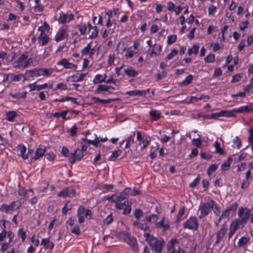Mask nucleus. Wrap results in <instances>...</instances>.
<instances>
[{"label":"nucleus","mask_w":253,"mask_h":253,"mask_svg":"<svg viewBox=\"0 0 253 253\" xmlns=\"http://www.w3.org/2000/svg\"><path fill=\"white\" fill-rule=\"evenodd\" d=\"M89 33H90V35H89V38L92 39L96 38L97 36L98 33V30L97 27L94 26Z\"/></svg>","instance_id":"42"},{"label":"nucleus","mask_w":253,"mask_h":253,"mask_svg":"<svg viewBox=\"0 0 253 253\" xmlns=\"http://www.w3.org/2000/svg\"><path fill=\"white\" fill-rule=\"evenodd\" d=\"M67 37L68 34L66 30L65 29H60L55 36V40L56 42H59L67 38Z\"/></svg>","instance_id":"12"},{"label":"nucleus","mask_w":253,"mask_h":253,"mask_svg":"<svg viewBox=\"0 0 253 253\" xmlns=\"http://www.w3.org/2000/svg\"><path fill=\"white\" fill-rule=\"evenodd\" d=\"M67 193L68 194V197H74L76 195V191L73 188L70 187L66 188Z\"/></svg>","instance_id":"54"},{"label":"nucleus","mask_w":253,"mask_h":253,"mask_svg":"<svg viewBox=\"0 0 253 253\" xmlns=\"http://www.w3.org/2000/svg\"><path fill=\"white\" fill-rule=\"evenodd\" d=\"M178 53V50L175 49L173 48L170 52V53H169L167 56V59L170 60L174 56L177 55Z\"/></svg>","instance_id":"62"},{"label":"nucleus","mask_w":253,"mask_h":253,"mask_svg":"<svg viewBox=\"0 0 253 253\" xmlns=\"http://www.w3.org/2000/svg\"><path fill=\"white\" fill-rule=\"evenodd\" d=\"M40 70L41 76H45L46 77L49 76L53 71V70L52 68H40Z\"/></svg>","instance_id":"34"},{"label":"nucleus","mask_w":253,"mask_h":253,"mask_svg":"<svg viewBox=\"0 0 253 253\" xmlns=\"http://www.w3.org/2000/svg\"><path fill=\"white\" fill-rule=\"evenodd\" d=\"M250 240V238H247L246 237H242L240 238L238 242V246L241 247L246 245Z\"/></svg>","instance_id":"37"},{"label":"nucleus","mask_w":253,"mask_h":253,"mask_svg":"<svg viewBox=\"0 0 253 253\" xmlns=\"http://www.w3.org/2000/svg\"><path fill=\"white\" fill-rule=\"evenodd\" d=\"M185 211V208L184 207H181L178 211V212L177 214V217L176 219L177 222H179L180 220L181 217L184 214Z\"/></svg>","instance_id":"53"},{"label":"nucleus","mask_w":253,"mask_h":253,"mask_svg":"<svg viewBox=\"0 0 253 253\" xmlns=\"http://www.w3.org/2000/svg\"><path fill=\"white\" fill-rule=\"evenodd\" d=\"M122 235L125 242L131 247L133 251L134 252L138 251L139 249L137 245L136 240L134 238L131 237L128 233L123 232Z\"/></svg>","instance_id":"3"},{"label":"nucleus","mask_w":253,"mask_h":253,"mask_svg":"<svg viewBox=\"0 0 253 253\" xmlns=\"http://www.w3.org/2000/svg\"><path fill=\"white\" fill-rule=\"evenodd\" d=\"M122 150L119 149L113 152L111 156L109 158V160L114 161L121 154Z\"/></svg>","instance_id":"31"},{"label":"nucleus","mask_w":253,"mask_h":253,"mask_svg":"<svg viewBox=\"0 0 253 253\" xmlns=\"http://www.w3.org/2000/svg\"><path fill=\"white\" fill-rule=\"evenodd\" d=\"M95 138L94 140H88L86 138V137L83 138L82 139V140L84 142H87L89 144L92 145L94 146H95V147H97L98 145V143L99 142V139L98 138V137L97 136V135L96 134H95Z\"/></svg>","instance_id":"24"},{"label":"nucleus","mask_w":253,"mask_h":253,"mask_svg":"<svg viewBox=\"0 0 253 253\" xmlns=\"http://www.w3.org/2000/svg\"><path fill=\"white\" fill-rule=\"evenodd\" d=\"M240 225H241L240 220L239 219H236L232 223L231 228L236 230L238 228H240Z\"/></svg>","instance_id":"46"},{"label":"nucleus","mask_w":253,"mask_h":253,"mask_svg":"<svg viewBox=\"0 0 253 253\" xmlns=\"http://www.w3.org/2000/svg\"><path fill=\"white\" fill-rule=\"evenodd\" d=\"M177 39V37L175 35H169L168 37L167 42L168 44H171L174 43Z\"/></svg>","instance_id":"47"},{"label":"nucleus","mask_w":253,"mask_h":253,"mask_svg":"<svg viewBox=\"0 0 253 253\" xmlns=\"http://www.w3.org/2000/svg\"><path fill=\"white\" fill-rule=\"evenodd\" d=\"M85 74H78L77 75H73L70 77V78L71 79V82H77L83 81L84 80V77H85Z\"/></svg>","instance_id":"22"},{"label":"nucleus","mask_w":253,"mask_h":253,"mask_svg":"<svg viewBox=\"0 0 253 253\" xmlns=\"http://www.w3.org/2000/svg\"><path fill=\"white\" fill-rule=\"evenodd\" d=\"M158 219V217L157 215L153 214L149 216L145 217V220L149 222H155L156 223Z\"/></svg>","instance_id":"38"},{"label":"nucleus","mask_w":253,"mask_h":253,"mask_svg":"<svg viewBox=\"0 0 253 253\" xmlns=\"http://www.w3.org/2000/svg\"><path fill=\"white\" fill-rule=\"evenodd\" d=\"M129 191H130V188H126L122 193L117 195V200L121 201L126 199L129 196Z\"/></svg>","instance_id":"15"},{"label":"nucleus","mask_w":253,"mask_h":253,"mask_svg":"<svg viewBox=\"0 0 253 253\" xmlns=\"http://www.w3.org/2000/svg\"><path fill=\"white\" fill-rule=\"evenodd\" d=\"M38 31H41L40 35L38 38V39L42 42V43H40V45H44L46 44L49 40L48 37L45 35L44 31L42 29V27H39L38 28Z\"/></svg>","instance_id":"9"},{"label":"nucleus","mask_w":253,"mask_h":253,"mask_svg":"<svg viewBox=\"0 0 253 253\" xmlns=\"http://www.w3.org/2000/svg\"><path fill=\"white\" fill-rule=\"evenodd\" d=\"M149 115L151 116V119L152 120L156 121L158 120L160 118L161 113L158 111L151 110L149 112Z\"/></svg>","instance_id":"28"},{"label":"nucleus","mask_w":253,"mask_h":253,"mask_svg":"<svg viewBox=\"0 0 253 253\" xmlns=\"http://www.w3.org/2000/svg\"><path fill=\"white\" fill-rule=\"evenodd\" d=\"M213 146L215 149L216 152L220 154H223V150L220 148V144L218 142L215 141L214 143Z\"/></svg>","instance_id":"55"},{"label":"nucleus","mask_w":253,"mask_h":253,"mask_svg":"<svg viewBox=\"0 0 253 253\" xmlns=\"http://www.w3.org/2000/svg\"><path fill=\"white\" fill-rule=\"evenodd\" d=\"M91 47V43H89L87 44V46L84 48L82 51L81 53L82 55H87L89 53V50H90Z\"/></svg>","instance_id":"61"},{"label":"nucleus","mask_w":253,"mask_h":253,"mask_svg":"<svg viewBox=\"0 0 253 253\" xmlns=\"http://www.w3.org/2000/svg\"><path fill=\"white\" fill-rule=\"evenodd\" d=\"M144 237L151 249L155 251V253H162V250L165 244V241L162 238L158 239L148 233H144Z\"/></svg>","instance_id":"1"},{"label":"nucleus","mask_w":253,"mask_h":253,"mask_svg":"<svg viewBox=\"0 0 253 253\" xmlns=\"http://www.w3.org/2000/svg\"><path fill=\"white\" fill-rule=\"evenodd\" d=\"M199 48V46L198 45L196 44H194L192 47L188 49L187 53L189 55H191L193 53L197 54L198 52Z\"/></svg>","instance_id":"36"},{"label":"nucleus","mask_w":253,"mask_h":253,"mask_svg":"<svg viewBox=\"0 0 253 253\" xmlns=\"http://www.w3.org/2000/svg\"><path fill=\"white\" fill-rule=\"evenodd\" d=\"M28 86L30 88V91H32L33 90L40 91L48 87V84L45 83L41 85H37L36 82H35L28 84Z\"/></svg>","instance_id":"11"},{"label":"nucleus","mask_w":253,"mask_h":253,"mask_svg":"<svg viewBox=\"0 0 253 253\" xmlns=\"http://www.w3.org/2000/svg\"><path fill=\"white\" fill-rule=\"evenodd\" d=\"M201 179V177L199 175H198L197 177L189 184V187L190 188H193L195 187L199 183L200 180Z\"/></svg>","instance_id":"48"},{"label":"nucleus","mask_w":253,"mask_h":253,"mask_svg":"<svg viewBox=\"0 0 253 253\" xmlns=\"http://www.w3.org/2000/svg\"><path fill=\"white\" fill-rule=\"evenodd\" d=\"M215 59V55L213 54H210L207 56L205 59V62L206 63H212L214 62Z\"/></svg>","instance_id":"45"},{"label":"nucleus","mask_w":253,"mask_h":253,"mask_svg":"<svg viewBox=\"0 0 253 253\" xmlns=\"http://www.w3.org/2000/svg\"><path fill=\"white\" fill-rule=\"evenodd\" d=\"M104 81H105V78H104L103 75L97 74L95 76L93 83L94 84H97L99 83L104 82Z\"/></svg>","instance_id":"35"},{"label":"nucleus","mask_w":253,"mask_h":253,"mask_svg":"<svg viewBox=\"0 0 253 253\" xmlns=\"http://www.w3.org/2000/svg\"><path fill=\"white\" fill-rule=\"evenodd\" d=\"M18 236H20L22 241H24L26 238V233L23 231V229H19L17 233Z\"/></svg>","instance_id":"58"},{"label":"nucleus","mask_w":253,"mask_h":253,"mask_svg":"<svg viewBox=\"0 0 253 253\" xmlns=\"http://www.w3.org/2000/svg\"><path fill=\"white\" fill-rule=\"evenodd\" d=\"M232 161V159L231 157H228L227 160L221 165V170L222 171H225L228 169L230 166Z\"/></svg>","instance_id":"27"},{"label":"nucleus","mask_w":253,"mask_h":253,"mask_svg":"<svg viewBox=\"0 0 253 253\" xmlns=\"http://www.w3.org/2000/svg\"><path fill=\"white\" fill-rule=\"evenodd\" d=\"M10 81V82H18L22 78H24L23 81L25 80L24 75L22 74L15 75L14 74H9Z\"/></svg>","instance_id":"26"},{"label":"nucleus","mask_w":253,"mask_h":253,"mask_svg":"<svg viewBox=\"0 0 253 253\" xmlns=\"http://www.w3.org/2000/svg\"><path fill=\"white\" fill-rule=\"evenodd\" d=\"M127 46L126 45V44L123 42L121 43V42H120L117 46V51L118 52H120L121 54H122L124 51H125L126 50Z\"/></svg>","instance_id":"32"},{"label":"nucleus","mask_w":253,"mask_h":253,"mask_svg":"<svg viewBox=\"0 0 253 253\" xmlns=\"http://www.w3.org/2000/svg\"><path fill=\"white\" fill-rule=\"evenodd\" d=\"M84 154L82 150L77 148L74 153H71V156L69 157V161L72 164H74L76 160H80L83 157Z\"/></svg>","instance_id":"7"},{"label":"nucleus","mask_w":253,"mask_h":253,"mask_svg":"<svg viewBox=\"0 0 253 253\" xmlns=\"http://www.w3.org/2000/svg\"><path fill=\"white\" fill-rule=\"evenodd\" d=\"M233 110L238 113L249 112L253 110V103H250L246 106H243Z\"/></svg>","instance_id":"13"},{"label":"nucleus","mask_w":253,"mask_h":253,"mask_svg":"<svg viewBox=\"0 0 253 253\" xmlns=\"http://www.w3.org/2000/svg\"><path fill=\"white\" fill-rule=\"evenodd\" d=\"M116 196H117V195L114 194L111 196H105L104 197V198H105V199L108 200L109 202L115 203V202H117L118 201V200H117Z\"/></svg>","instance_id":"57"},{"label":"nucleus","mask_w":253,"mask_h":253,"mask_svg":"<svg viewBox=\"0 0 253 253\" xmlns=\"http://www.w3.org/2000/svg\"><path fill=\"white\" fill-rule=\"evenodd\" d=\"M162 50V46L160 44H155L153 46V48L152 51V53L156 55H159Z\"/></svg>","instance_id":"33"},{"label":"nucleus","mask_w":253,"mask_h":253,"mask_svg":"<svg viewBox=\"0 0 253 253\" xmlns=\"http://www.w3.org/2000/svg\"><path fill=\"white\" fill-rule=\"evenodd\" d=\"M199 224L196 217H191L183 224L184 229H188L194 231L197 230Z\"/></svg>","instance_id":"4"},{"label":"nucleus","mask_w":253,"mask_h":253,"mask_svg":"<svg viewBox=\"0 0 253 253\" xmlns=\"http://www.w3.org/2000/svg\"><path fill=\"white\" fill-rule=\"evenodd\" d=\"M143 215V212L140 209H136L134 211V216L137 219H139Z\"/></svg>","instance_id":"49"},{"label":"nucleus","mask_w":253,"mask_h":253,"mask_svg":"<svg viewBox=\"0 0 253 253\" xmlns=\"http://www.w3.org/2000/svg\"><path fill=\"white\" fill-rule=\"evenodd\" d=\"M44 157L48 161H53L55 158V155L52 152L47 153L45 154Z\"/></svg>","instance_id":"52"},{"label":"nucleus","mask_w":253,"mask_h":253,"mask_svg":"<svg viewBox=\"0 0 253 253\" xmlns=\"http://www.w3.org/2000/svg\"><path fill=\"white\" fill-rule=\"evenodd\" d=\"M198 138H194L192 140V144L196 147H199L201 145V141L200 138V135L198 134Z\"/></svg>","instance_id":"63"},{"label":"nucleus","mask_w":253,"mask_h":253,"mask_svg":"<svg viewBox=\"0 0 253 253\" xmlns=\"http://www.w3.org/2000/svg\"><path fill=\"white\" fill-rule=\"evenodd\" d=\"M44 7L43 6L40 4H36L35 6L33 7V10L35 12H41L43 10Z\"/></svg>","instance_id":"60"},{"label":"nucleus","mask_w":253,"mask_h":253,"mask_svg":"<svg viewBox=\"0 0 253 253\" xmlns=\"http://www.w3.org/2000/svg\"><path fill=\"white\" fill-rule=\"evenodd\" d=\"M127 68L124 69V73L129 77H135L138 75V73L133 69L131 67H129L127 66Z\"/></svg>","instance_id":"18"},{"label":"nucleus","mask_w":253,"mask_h":253,"mask_svg":"<svg viewBox=\"0 0 253 253\" xmlns=\"http://www.w3.org/2000/svg\"><path fill=\"white\" fill-rule=\"evenodd\" d=\"M28 58V56L25 54H23L20 57H19L14 62L16 64H20L23 62L25 60H26Z\"/></svg>","instance_id":"56"},{"label":"nucleus","mask_w":253,"mask_h":253,"mask_svg":"<svg viewBox=\"0 0 253 253\" xmlns=\"http://www.w3.org/2000/svg\"><path fill=\"white\" fill-rule=\"evenodd\" d=\"M46 149L44 147H39L38 148L35 153V156L33 157V159L35 160H38L40 158L43 156V155L45 153Z\"/></svg>","instance_id":"20"},{"label":"nucleus","mask_w":253,"mask_h":253,"mask_svg":"<svg viewBox=\"0 0 253 253\" xmlns=\"http://www.w3.org/2000/svg\"><path fill=\"white\" fill-rule=\"evenodd\" d=\"M108 85L105 84H100L98 85L96 89V92L97 93L101 91H108Z\"/></svg>","instance_id":"51"},{"label":"nucleus","mask_w":253,"mask_h":253,"mask_svg":"<svg viewBox=\"0 0 253 253\" xmlns=\"http://www.w3.org/2000/svg\"><path fill=\"white\" fill-rule=\"evenodd\" d=\"M41 245L46 250H51L53 248L54 245L52 242L50 241L49 238H43L41 241Z\"/></svg>","instance_id":"16"},{"label":"nucleus","mask_w":253,"mask_h":253,"mask_svg":"<svg viewBox=\"0 0 253 253\" xmlns=\"http://www.w3.org/2000/svg\"><path fill=\"white\" fill-rule=\"evenodd\" d=\"M238 204L236 203L232 204L226 209L229 210L230 212H234L237 210Z\"/></svg>","instance_id":"64"},{"label":"nucleus","mask_w":253,"mask_h":253,"mask_svg":"<svg viewBox=\"0 0 253 253\" xmlns=\"http://www.w3.org/2000/svg\"><path fill=\"white\" fill-rule=\"evenodd\" d=\"M18 117L19 115L14 111H10L6 113V119L8 122H14L15 119Z\"/></svg>","instance_id":"19"},{"label":"nucleus","mask_w":253,"mask_h":253,"mask_svg":"<svg viewBox=\"0 0 253 253\" xmlns=\"http://www.w3.org/2000/svg\"><path fill=\"white\" fill-rule=\"evenodd\" d=\"M177 243V240L176 239H172L168 243L167 245L168 250V251H170V250H172L173 249L174 245Z\"/></svg>","instance_id":"43"},{"label":"nucleus","mask_w":253,"mask_h":253,"mask_svg":"<svg viewBox=\"0 0 253 253\" xmlns=\"http://www.w3.org/2000/svg\"><path fill=\"white\" fill-rule=\"evenodd\" d=\"M69 111V110H66V111H63L61 113L56 112V113H53L52 115L55 117H57V118L62 117L63 119H65L66 115Z\"/></svg>","instance_id":"44"},{"label":"nucleus","mask_w":253,"mask_h":253,"mask_svg":"<svg viewBox=\"0 0 253 253\" xmlns=\"http://www.w3.org/2000/svg\"><path fill=\"white\" fill-rule=\"evenodd\" d=\"M19 150L20 152V155L22 158L24 160L27 159L28 158V154H25L26 151V147L24 145L20 144L18 146Z\"/></svg>","instance_id":"29"},{"label":"nucleus","mask_w":253,"mask_h":253,"mask_svg":"<svg viewBox=\"0 0 253 253\" xmlns=\"http://www.w3.org/2000/svg\"><path fill=\"white\" fill-rule=\"evenodd\" d=\"M25 74L29 77H37L41 76L40 68L27 70Z\"/></svg>","instance_id":"17"},{"label":"nucleus","mask_w":253,"mask_h":253,"mask_svg":"<svg viewBox=\"0 0 253 253\" xmlns=\"http://www.w3.org/2000/svg\"><path fill=\"white\" fill-rule=\"evenodd\" d=\"M169 222L168 220L164 217L159 222H156L155 225L158 228H163V230L165 231L169 229Z\"/></svg>","instance_id":"8"},{"label":"nucleus","mask_w":253,"mask_h":253,"mask_svg":"<svg viewBox=\"0 0 253 253\" xmlns=\"http://www.w3.org/2000/svg\"><path fill=\"white\" fill-rule=\"evenodd\" d=\"M218 168V165L216 164L211 165L207 170V174L211 175L212 172L215 171Z\"/></svg>","instance_id":"40"},{"label":"nucleus","mask_w":253,"mask_h":253,"mask_svg":"<svg viewBox=\"0 0 253 253\" xmlns=\"http://www.w3.org/2000/svg\"><path fill=\"white\" fill-rule=\"evenodd\" d=\"M0 211H4L6 213H8L9 211H13L11 208L10 204L7 205L5 204H3L0 207Z\"/></svg>","instance_id":"39"},{"label":"nucleus","mask_w":253,"mask_h":253,"mask_svg":"<svg viewBox=\"0 0 253 253\" xmlns=\"http://www.w3.org/2000/svg\"><path fill=\"white\" fill-rule=\"evenodd\" d=\"M211 199L207 203L201 202L198 209V211H200L199 218L202 219L207 216L211 211Z\"/></svg>","instance_id":"2"},{"label":"nucleus","mask_w":253,"mask_h":253,"mask_svg":"<svg viewBox=\"0 0 253 253\" xmlns=\"http://www.w3.org/2000/svg\"><path fill=\"white\" fill-rule=\"evenodd\" d=\"M250 177H252V172L251 169H249L246 173L245 178L243 180L241 184V188L243 189H246L248 187L250 184L249 180Z\"/></svg>","instance_id":"14"},{"label":"nucleus","mask_w":253,"mask_h":253,"mask_svg":"<svg viewBox=\"0 0 253 253\" xmlns=\"http://www.w3.org/2000/svg\"><path fill=\"white\" fill-rule=\"evenodd\" d=\"M134 225L144 231H149V228L148 226L145 223H142L138 221H135L133 223Z\"/></svg>","instance_id":"30"},{"label":"nucleus","mask_w":253,"mask_h":253,"mask_svg":"<svg viewBox=\"0 0 253 253\" xmlns=\"http://www.w3.org/2000/svg\"><path fill=\"white\" fill-rule=\"evenodd\" d=\"M58 65H62L65 69H73L76 70L77 66L74 64L70 63L66 58H63L57 62Z\"/></svg>","instance_id":"10"},{"label":"nucleus","mask_w":253,"mask_h":253,"mask_svg":"<svg viewBox=\"0 0 253 253\" xmlns=\"http://www.w3.org/2000/svg\"><path fill=\"white\" fill-rule=\"evenodd\" d=\"M56 19L58 20L59 23L64 24L67 23V15L63 13L62 11H61L59 15H56Z\"/></svg>","instance_id":"21"},{"label":"nucleus","mask_w":253,"mask_h":253,"mask_svg":"<svg viewBox=\"0 0 253 253\" xmlns=\"http://www.w3.org/2000/svg\"><path fill=\"white\" fill-rule=\"evenodd\" d=\"M126 94L129 95L130 96H135L136 95L145 96V91H141L139 90H130L126 92Z\"/></svg>","instance_id":"25"},{"label":"nucleus","mask_w":253,"mask_h":253,"mask_svg":"<svg viewBox=\"0 0 253 253\" xmlns=\"http://www.w3.org/2000/svg\"><path fill=\"white\" fill-rule=\"evenodd\" d=\"M238 215L241 217V219L240 220L242 225L241 227H242L246 223L247 220L250 217L251 214L249 211H247L245 212L244 208L241 207L239 209Z\"/></svg>","instance_id":"5"},{"label":"nucleus","mask_w":253,"mask_h":253,"mask_svg":"<svg viewBox=\"0 0 253 253\" xmlns=\"http://www.w3.org/2000/svg\"><path fill=\"white\" fill-rule=\"evenodd\" d=\"M11 208L13 211L19 209L22 205V203L20 201L16 200L12 202L10 204Z\"/></svg>","instance_id":"41"},{"label":"nucleus","mask_w":253,"mask_h":253,"mask_svg":"<svg viewBox=\"0 0 253 253\" xmlns=\"http://www.w3.org/2000/svg\"><path fill=\"white\" fill-rule=\"evenodd\" d=\"M244 90L248 93H251L253 94V84L250 83L247 85L244 88Z\"/></svg>","instance_id":"59"},{"label":"nucleus","mask_w":253,"mask_h":253,"mask_svg":"<svg viewBox=\"0 0 253 253\" xmlns=\"http://www.w3.org/2000/svg\"><path fill=\"white\" fill-rule=\"evenodd\" d=\"M227 230V227L225 224H223L220 230L216 233V241L213 246H216L224 237Z\"/></svg>","instance_id":"6"},{"label":"nucleus","mask_w":253,"mask_h":253,"mask_svg":"<svg viewBox=\"0 0 253 253\" xmlns=\"http://www.w3.org/2000/svg\"><path fill=\"white\" fill-rule=\"evenodd\" d=\"M211 210L213 211L214 213L216 215L218 216L220 212L219 206L217 204V203L214 201H213L212 199H211Z\"/></svg>","instance_id":"23"},{"label":"nucleus","mask_w":253,"mask_h":253,"mask_svg":"<svg viewBox=\"0 0 253 253\" xmlns=\"http://www.w3.org/2000/svg\"><path fill=\"white\" fill-rule=\"evenodd\" d=\"M193 80V76L189 75L186 78L181 82V84L187 85L189 84Z\"/></svg>","instance_id":"50"}]
</instances>
